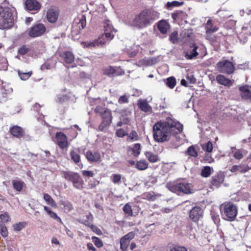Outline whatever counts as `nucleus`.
<instances>
[{"label": "nucleus", "instance_id": "f257e3e1", "mask_svg": "<svg viewBox=\"0 0 251 251\" xmlns=\"http://www.w3.org/2000/svg\"><path fill=\"white\" fill-rule=\"evenodd\" d=\"M183 126L179 122L170 117L165 122H158L153 127V137L158 142H163L170 139L171 136L181 132Z\"/></svg>", "mask_w": 251, "mask_h": 251}, {"label": "nucleus", "instance_id": "f03ea898", "mask_svg": "<svg viewBox=\"0 0 251 251\" xmlns=\"http://www.w3.org/2000/svg\"><path fill=\"white\" fill-rule=\"evenodd\" d=\"M159 15L157 11L153 9H145L135 16L131 22L130 25L138 29H143L158 19Z\"/></svg>", "mask_w": 251, "mask_h": 251}, {"label": "nucleus", "instance_id": "7ed1b4c3", "mask_svg": "<svg viewBox=\"0 0 251 251\" xmlns=\"http://www.w3.org/2000/svg\"><path fill=\"white\" fill-rule=\"evenodd\" d=\"M166 187L171 192L177 194H189L193 192L192 186L191 183L183 182L175 183L169 182L166 184Z\"/></svg>", "mask_w": 251, "mask_h": 251}, {"label": "nucleus", "instance_id": "20e7f679", "mask_svg": "<svg viewBox=\"0 0 251 251\" xmlns=\"http://www.w3.org/2000/svg\"><path fill=\"white\" fill-rule=\"evenodd\" d=\"M223 219L228 221L235 220L237 214V208L232 202H225L221 205Z\"/></svg>", "mask_w": 251, "mask_h": 251}, {"label": "nucleus", "instance_id": "39448f33", "mask_svg": "<svg viewBox=\"0 0 251 251\" xmlns=\"http://www.w3.org/2000/svg\"><path fill=\"white\" fill-rule=\"evenodd\" d=\"M104 32L98 39L95 40L97 45H103L109 41L112 40L114 37L113 32H115L111 23L109 21H105L103 24Z\"/></svg>", "mask_w": 251, "mask_h": 251}, {"label": "nucleus", "instance_id": "423d86ee", "mask_svg": "<svg viewBox=\"0 0 251 251\" xmlns=\"http://www.w3.org/2000/svg\"><path fill=\"white\" fill-rule=\"evenodd\" d=\"M63 176L66 180L71 181L73 186L76 189L81 190L83 188L84 181L78 173L72 172H64Z\"/></svg>", "mask_w": 251, "mask_h": 251}, {"label": "nucleus", "instance_id": "0eeeda50", "mask_svg": "<svg viewBox=\"0 0 251 251\" xmlns=\"http://www.w3.org/2000/svg\"><path fill=\"white\" fill-rule=\"evenodd\" d=\"M217 67L218 70L222 73L230 74L234 70V67L232 62L227 60L219 62L217 64Z\"/></svg>", "mask_w": 251, "mask_h": 251}, {"label": "nucleus", "instance_id": "6e6552de", "mask_svg": "<svg viewBox=\"0 0 251 251\" xmlns=\"http://www.w3.org/2000/svg\"><path fill=\"white\" fill-rule=\"evenodd\" d=\"M46 31V27L43 24H38L32 27L28 34L31 37H37L43 35Z\"/></svg>", "mask_w": 251, "mask_h": 251}, {"label": "nucleus", "instance_id": "1a4fd4ad", "mask_svg": "<svg viewBox=\"0 0 251 251\" xmlns=\"http://www.w3.org/2000/svg\"><path fill=\"white\" fill-rule=\"evenodd\" d=\"M239 90L242 99L251 102V85L242 86L240 87Z\"/></svg>", "mask_w": 251, "mask_h": 251}, {"label": "nucleus", "instance_id": "9d476101", "mask_svg": "<svg viewBox=\"0 0 251 251\" xmlns=\"http://www.w3.org/2000/svg\"><path fill=\"white\" fill-rule=\"evenodd\" d=\"M202 210L200 207L195 206L190 211L189 217L194 222L198 221L202 217Z\"/></svg>", "mask_w": 251, "mask_h": 251}, {"label": "nucleus", "instance_id": "9b49d317", "mask_svg": "<svg viewBox=\"0 0 251 251\" xmlns=\"http://www.w3.org/2000/svg\"><path fill=\"white\" fill-rule=\"evenodd\" d=\"M56 143L58 146L64 149L68 146L67 136L62 132H59L56 134Z\"/></svg>", "mask_w": 251, "mask_h": 251}, {"label": "nucleus", "instance_id": "f8f14e48", "mask_svg": "<svg viewBox=\"0 0 251 251\" xmlns=\"http://www.w3.org/2000/svg\"><path fill=\"white\" fill-rule=\"evenodd\" d=\"M137 105L139 109L146 113H151L152 109L151 106L149 104L147 100L140 99L138 100Z\"/></svg>", "mask_w": 251, "mask_h": 251}, {"label": "nucleus", "instance_id": "ddd939ff", "mask_svg": "<svg viewBox=\"0 0 251 251\" xmlns=\"http://www.w3.org/2000/svg\"><path fill=\"white\" fill-rule=\"evenodd\" d=\"M85 157L89 162H97L100 160V155L98 151H88L85 153Z\"/></svg>", "mask_w": 251, "mask_h": 251}, {"label": "nucleus", "instance_id": "4468645a", "mask_svg": "<svg viewBox=\"0 0 251 251\" xmlns=\"http://www.w3.org/2000/svg\"><path fill=\"white\" fill-rule=\"evenodd\" d=\"M25 6L28 10H34L38 12L41 8V4L36 0H26Z\"/></svg>", "mask_w": 251, "mask_h": 251}, {"label": "nucleus", "instance_id": "2eb2a0df", "mask_svg": "<svg viewBox=\"0 0 251 251\" xmlns=\"http://www.w3.org/2000/svg\"><path fill=\"white\" fill-rule=\"evenodd\" d=\"M224 181V176L221 174H218L212 177L211 184L216 188L219 187Z\"/></svg>", "mask_w": 251, "mask_h": 251}, {"label": "nucleus", "instance_id": "dca6fc26", "mask_svg": "<svg viewBox=\"0 0 251 251\" xmlns=\"http://www.w3.org/2000/svg\"><path fill=\"white\" fill-rule=\"evenodd\" d=\"M58 12L53 9H50L47 13L48 21L52 23H55L58 19Z\"/></svg>", "mask_w": 251, "mask_h": 251}, {"label": "nucleus", "instance_id": "f3484780", "mask_svg": "<svg viewBox=\"0 0 251 251\" xmlns=\"http://www.w3.org/2000/svg\"><path fill=\"white\" fill-rule=\"evenodd\" d=\"M0 19L5 20H13L12 17V13L9 8L0 7Z\"/></svg>", "mask_w": 251, "mask_h": 251}, {"label": "nucleus", "instance_id": "a211bd4d", "mask_svg": "<svg viewBox=\"0 0 251 251\" xmlns=\"http://www.w3.org/2000/svg\"><path fill=\"white\" fill-rule=\"evenodd\" d=\"M60 56L64 59V62L67 64L72 63L75 59V57L72 52L66 51L60 54Z\"/></svg>", "mask_w": 251, "mask_h": 251}, {"label": "nucleus", "instance_id": "6ab92c4d", "mask_svg": "<svg viewBox=\"0 0 251 251\" xmlns=\"http://www.w3.org/2000/svg\"><path fill=\"white\" fill-rule=\"evenodd\" d=\"M217 82L225 86L229 87L232 85V82L230 79L226 78L225 76L219 75L216 76V78Z\"/></svg>", "mask_w": 251, "mask_h": 251}, {"label": "nucleus", "instance_id": "aec40b11", "mask_svg": "<svg viewBox=\"0 0 251 251\" xmlns=\"http://www.w3.org/2000/svg\"><path fill=\"white\" fill-rule=\"evenodd\" d=\"M102 71L104 75H107L109 76H112L114 75H118L120 74L118 72V70H117L115 68L111 66H108L104 68Z\"/></svg>", "mask_w": 251, "mask_h": 251}, {"label": "nucleus", "instance_id": "412c9836", "mask_svg": "<svg viewBox=\"0 0 251 251\" xmlns=\"http://www.w3.org/2000/svg\"><path fill=\"white\" fill-rule=\"evenodd\" d=\"M157 59L155 58H144L138 62L139 66H148L155 64L157 63Z\"/></svg>", "mask_w": 251, "mask_h": 251}, {"label": "nucleus", "instance_id": "4be33fe9", "mask_svg": "<svg viewBox=\"0 0 251 251\" xmlns=\"http://www.w3.org/2000/svg\"><path fill=\"white\" fill-rule=\"evenodd\" d=\"M249 169V167L246 166L234 165L231 168L230 171L232 173H244L248 171Z\"/></svg>", "mask_w": 251, "mask_h": 251}, {"label": "nucleus", "instance_id": "5701e85b", "mask_svg": "<svg viewBox=\"0 0 251 251\" xmlns=\"http://www.w3.org/2000/svg\"><path fill=\"white\" fill-rule=\"evenodd\" d=\"M13 20H5L0 19V28L1 29H8L12 26Z\"/></svg>", "mask_w": 251, "mask_h": 251}, {"label": "nucleus", "instance_id": "b1692460", "mask_svg": "<svg viewBox=\"0 0 251 251\" xmlns=\"http://www.w3.org/2000/svg\"><path fill=\"white\" fill-rule=\"evenodd\" d=\"M158 28L162 34H166L169 28V25L164 20L160 21L158 24Z\"/></svg>", "mask_w": 251, "mask_h": 251}, {"label": "nucleus", "instance_id": "393cba45", "mask_svg": "<svg viewBox=\"0 0 251 251\" xmlns=\"http://www.w3.org/2000/svg\"><path fill=\"white\" fill-rule=\"evenodd\" d=\"M213 172L214 170L212 167L208 166H204L201 169V175L203 177H208L210 176Z\"/></svg>", "mask_w": 251, "mask_h": 251}, {"label": "nucleus", "instance_id": "a878e982", "mask_svg": "<svg viewBox=\"0 0 251 251\" xmlns=\"http://www.w3.org/2000/svg\"><path fill=\"white\" fill-rule=\"evenodd\" d=\"M44 209L51 218L56 220L57 222L62 223V221L60 218L58 216L56 213L52 211L49 207L46 206H44Z\"/></svg>", "mask_w": 251, "mask_h": 251}, {"label": "nucleus", "instance_id": "bb28decb", "mask_svg": "<svg viewBox=\"0 0 251 251\" xmlns=\"http://www.w3.org/2000/svg\"><path fill=\"white\" fill-rule=\"evenodd\" d=\"M198 47L195 46L193 49L188 50L185 53V57L187 59H193L194 57L198 55V52L197 51Z\"/></svg>", "mask_w": 251, "mask_h": 251}, {"label": "nucleus", "instance_id": "cd10ccee", "mask_svg": "<svg viewBox=\"0 0 251 251\" xmlns=\"http://www.w3.org/2000/svg\"><path fill=\"white\" fill-rule=\"evenodd\" d=\"M10 132L14 136L19 137L22 135L23 129L18 126H14L10 129Z\"/></svg>", "mask_w": 251, "mask_h": 251}, {"label": "nucleus", "instance_id": "c85d7f7f", "mask_svg": "<svg viewBox=\"0 0 251 251\" xmlns=\"http://www.w3.org/2000/svg\"><path fill=\"white\" fill-rule=\"evenodd\" d=\"M145 156L148 160L152 163L156 162L159 160L157 155L150 151L145 152Z\"/></svg>", "mask_w": 251, "mask_h": 251}, {"label": "nucleus", "instance_id": "c756f323", "mask_svg": "<svg viewBox=\"0 0 251 251\" xmlns=\"http://www.w3.org/2000/svg\"><path fill=\"white\" fill-rule=\"evenodd\" d=\"M14 188L18 192L22 191L25 182L20 180H13L12 182Z\"/></svg>", "mask_w": 251, "mask_h": 251}, {"label": "nucleus", "instance_id": "7c9ffc66", "mask_svg": "<svg viewBox=\"0 0 251 251\" xmlns=\"http://www.w3.org/2000/svg\"><path fill=\"white\" fill-rule=\"evenodd\" d=\"M205 28L207 34L214 32L218 30V27L213 26L212 21L210 19L207 21Z\"/></svg>", "mask_w": 251, "mask_h": 251}, {"label": "nucleus", "instance_id": "2f4dec72", "mask_svg": "<svg viewBox=\"0 0 251 251\" xmlns=\"http://www.w3.org/2000/svg\"><path fill=\"white\" fill-rule=\"evenodd\" d=\"M102 121H107L112 122V116L111 110L106 109L105 111L100 115Z\"/></svg>", "mask_w": 251, "mask_h": 251}, {"label": "nucleus", "instance_id": "473e14b6", "mask_svg": "<svg viewBox=\"0 0 251 251\" xmlns=\"http://www.w3.org/2000/svg\"><path fill=\"white\" fill-rule=\"evenodd\" d=\"M43 199L47 203L51 206L56 207L57 206L56 202L51 198V197L47 193L43 194Z\"/></svg>", "mask_w": 251, "mask_h": 251}, {"label": "nucleus", "instance_id": "72a5a7b5", "mask_svg": "<svg viewBox=\"0 0 251 251\" xmlns=\"http://www.w3.org/2000/svg\"><path fill=\"white\" fill-rule=\"evenodd\" d=\"M201 147L202 149L206 153H211L213 150V144L210 141L201 144Z\"/></svg>", "mask_w": 251, "mask_h": 251}, {"label": "nucleus", "instance_id": "f704fd0d", "mask_svg": "<svg viewBox=\"0 0 251 251\" xmlns=\"http://www.w3.org/2000/svg\"><path fill=\"white\" fill-rule=\"evenodd\" d=\"M112 122L107 121H102L101 123L98 127V130L100 131H106Z\"/></svg>", "mask_w": 251, "mask_h": 251}, {"label": "nucleus", "instance_id": "c9c22d12", "mask_svg": "<svg viewBox=\"0 0 251 251\" xmlns=\"http://www.w3.org/2000/svg\"><path fill=\"white\" fill-rule=\"evenodd\" d=\"M130 242L122 237L120 239V249L122 251H127Z\"/></svg>", "mask_w": 251, "mask_h": 251}, {"label": "nucleus", "instance_id": "e433bc0d", "mask_svg": "<svg viewBox=\"0 0 251 251\" xmlns=\"http://www.w3.org/2000/svg\"><path fill=\"white\" fill-rule=\"evenodd\" d=\"M136 167L139 170H145L148 167V164L145 160H140L137 162Z\"/></svg>", "mask_w": 251, "mask_h": 251}, {"label": "nucleus", "instance_id": "4c0bfd02", "mask_svg": "<svg viewBox=\"0 0 251 251\" xmlns=\"http://www.w3.org/2000/svg\"><path fill=\"white\" fill-rule=\"evenodd\" d=\"M69 100V97L66 95L59 94L57 96L56 101L59 103H63Z\"/></svg>", "mask_w": 251, "mask_h": 251}, {"label": "nucleus", "instance_id": "58836bf2", "mask_svg": "<svg viewBox=\"0 0 251 251\" xmlns=\"http://www.w3.org/2000/svg\"><path fill=\"white\" fill-rule=\"evenodd\" d=\"M111 180L115 184H120L121 182L122 176L120 174H113L111 177Z\"/></svg>", "mask_w": 251, "mask_h": 251}, {"label": "nucleus", "instance_id": "ea45409f", "mask_svg": "<svg viewBox=\"0 0 251 251\" xmlns=\"http://www.w3.org/2000/svg\"><path fill=\"white\" fill-rule=\"evenodd\" d=\"M166 85L169 88L172 89L176 85V80L174 77H170L167 79Z\"/></svg>", "mask_w": 251, "mask_h": 251}, {"label": "nucleus", "instance_id": "a19ab883", "mask_svg": "<svg viewBox=\"0 0 251 251\" xmlns=\"http://www.w3.org/2000/svg\"><path fill=\"white\" fill-rule=\"evenodd\" d=\"M70 155L72 159L75 163H77L80 161V155L75 151H72L70 152Z\"/></svg>", "mask_w": 251, "mask_h": 251}, {"label": "nucleus", "instance_id": "79ce46f5", "mask_svg": "<svg viewBox=\"0 0 251 251\" xmlns=\"http://www.w3.org/2000/svg\"><path fill=\"white\" fill-rule=\"evenodd\" d=\"M123 211L127 215V216H132L133 212L131 208V206L128 203L125 204L123 207Z\"/></svg>", "mask_w": 251, "mask_h": 251}, {"label": "nucleus", "instance_id": "37998d69", "mask_svg": "<svg viewBox=\"0 0 251 251\" xmlns=\"http://www.w3.org/2000/svg\"><path fill=\"white\" fill-rule=\"evenodd\" d=\"M32 72H29L27 73H22L20 71H18V75L22 80H25L27 79L31 75Z\"/></svg>", "mask_w": 251, "mask_h": 251}, {"label": "nucleus", "instance_id": "c03bdc74", "mask_svg": "<svg viewBox=\"0 0 251 251\" xmlns=\"http://www.w3.org/2000/svg\"><path fill=\"white\" fill-rule=\"evenodd\" d=\"M133 154L135 156H137L140 153L141 146L139 144H135L132 148Z\"/></svg>", "mask_w": 251, "mask_h": 251}, {"label": "nucleus", "instance_id": "a18cd8bd", "mask_svg": "<svg viewBox=\"0 0 251 251\" xmlns=\"http://www.w3.org/2000/svg\"><path fill=\"white\" fill-rule=\"evenodd\" d=\"M171 251H187V249L184 246H181L177 245H174L171 247Z\"/></svg>", "mask_w": 251, "mask_h": 251}, {"label": "nucleus", "instance_id": "49530a36", "mask_svg": "<svg viewBox=\"0 0 251 251\" xmlns=\"http://www.w3.org/2000/svg\"><path fill=\"white\" fill-rule=\"evenodd\" d=\"M25 223L24 222H19L13 225L14 230L19 231L25 226Z\"/></svg>", "mask_w": 251, "mask_h": 251}, {"label": "nucleus", "instance_id": "de8ad7c7", "mask_svg": "<svg viewBox=\"0 0 251 251\" xmlns=\"http://www.w3.org/2000/svg\"><path fill=\"white\" fill-rule=\"evenodd\" d=\"M84 47L88 48H91L92 47H96L97 45L96 42L95 40L93 41H86L81 43Z\"/></svg>", "mask_w": 251, "mask_h": 251}, {"label": "nucleus", "instance_id": "09e8293b", "mask_svg": "<svg viewBox=\"0 0 251 251\" xmlns=\"http://www.w3.org/2000/svg\"><path fill=\"white\" fill-rule=\"evenodd\" d=\"M187 152L189 155L193 157H196L198 155L197 152L193 146H190L188 148Z\"/></svg>", "mask_w": 251, "mask_h": 251}, {"label": "nucleus", "instance_id": "8fccbe9b", "mask_svg": "<svg viewBox=\"0 0 251 251\" xmlns=\"http://www.w3.org/2000/svg\"><path fill=\"white\" fill-rule=\"evenodd\" d=\"M0 219L2 223H6L9 221L10 216L7 212L0 215Z\"/></svg>", "mask_w": 251, "mask_h": 251}, {"label": "nucleus", "instance_id": "3c124183", "mask_svg": "<svg viewBox=\"0 0 251 251\" xmlns=\"http://www.w3.org/2000/svg\"><path fill=\"white\" fill-rule=\"evenodd\" d=\"M92 240L94 244L98 248H101L103 246V243L100 239L97 237H93Z\"/></svg>", "mask_w": 251, "mask_h": 251}, {"label": "nucleus", "instance_id": "603ef678", "mask_svg": "<svg viewBox=\"0 0 251 251\" xmlns=\"http://www.w3.org/2000/svg\"><path fill=\"white\" fill-rule=\"evenodd\" d=\"M0 232L1 235L4 237H6L8 236V230L5 226L0 225Z\"/></svg>", "mask_w": 251, "mask_h": 251}, {"label": "nucleus", "instance_id": "864d4df0", "mask_svg": "<svg viewBox=\"0 0 251 251\" xmlns=\"http://www.w3.org/2000/svg\"><path fill=\"white\" fill-rule=\"evenodd\" d=\"M82 175L84 177H92L95 176V174L93 172L87 170L82 171Z\"/></svg>", "mask_w": 251, "mask_h": 251}, {"label": "nucleus", "instance_id": "5fc2aeb1", "mask_svg": "<svg viewBox=\"0 0 251 251\" xmlns=\"http://www.w3.org/2000/svg\"><path fill=\"white\" fill-rule=\"evenodd\" d=\"M29 48L25 46L21 47L18 50V53L21 55H25L29 51Z\"/></svg>", "mask_w": 251, "mask_h": 251}, {"label": "nucleus", "instance_id": "6e6d98bb", "mask_svg": "<svg viewBox=\"0 0 251 251\" xmlns=\"http://www.w3.org/2000/svg\"><path fill=\"white\" fill-rule=\"evenodd\" d=\"M135 235V234L134 232L131 231L124 236L123 237L130 242V241L134 238Z\"/></svg>", "mask_w": 251, "mask_h": 251}, {"label": "nucleus", "instance_id": "4d7b16f0", "mask_svg": "<svg viewBox=\"0 0 251 251\" xmlns=\"http://www.w3.org/2000/svg\"><path fill=\"white\" fill-rule=\"evenodd\" d=\"M170 40L173 43H175L176 42L177 40V32L176 31H174L172 32L170 35Z\"/></svg>", "mask_w": 251, "mask_h": 251}, {"label": "nucleus", "instance_id": "13d9d810", "mask_svg": "<svg viewBox=\"0 0 251 251\" xmlns=\"http://www.w3.org/2000/svg\"><path fill=\"white\" fill-rule=\"evenodd\" d=\"M116 135L119 137H123L127 135V132L122 128H119L116 130Z\"/></svg>", "mask_w": 251, "mask_h": 251}, {"label": "nucleus", "instance_id": "bf43d9fd", "mask_svg": "<svg viewBox=\"0 0 251 251\" xmlns=\"http://www.w3.org/2000/svg\"><path fill=\"white\" fill-rule=\"evenodd\" d=\"M211 217L216 225H218L220 223V218L218 214H216L214 212L211 213Z\"/></svg>", "mask_w": 251, "mask_h": 251}, {"label": "nucleus", "instance_id": "052dcab7", "mask_svg": "<svg viewBox=\"0 0 251 251\" xmlns=\"http://www.w3.org/2000/svg\"><path fill=\"white\" fill-rule=\"evenodd\" d=\"M62 204L63 205L65 210L68 212H69L73 209V205L69 202H64Z\"/></svg>", "mask_w": 251, "mask_h": 251}, {"label": "nucleus", "instance_id": "680f3d73", "mask_svg": "<svg viewBox=\"0 0 251 251\" xmlns=\"http://www.w3.org/2000/svg\"><path fill=\"white\" fill-rule=\"evenodd\" d=\"M138 138V134L135 131L133 130L129 134L128 139H130L131 141H136Z\"/></svg>", "mask_w": 251, "mask_h": 251}, {"label": "nucleus", "instance_id": "e2e57ef3", "mask_svg": "<svg viewBox=\"0 0 251 251\" xmlns=\"http://www.w3.org/2000/svg\"><path fill=\"white\" fill-rule=\"evenodd\" d=\"M209 153H210L206 152L205 156L204 157V160L206 162L211 163L214 161V159L211 157Z\"/></svg>", "mask_w": 251, "mask_h": 251}, {"label": "nucleus", "instance_id": "0e129e2a", "mask_svg": "<svg viewBox=\"0 0 251 251\" xmlns=\"http://www.w3.org/2000/svg\"><path fill=\"white\" fill-rule=\"evenodd\" d=\"M128 102V98L126 95H123L121 96L118 100V102L120 104L127 103Z\"/></svg>", "mask_w": 251, "mask_h": 251}, {"label": "nucleus", "instance_id": "69168bd1", "mask_svg": "<svg viewBox=\"0 0 251 251\" xmlns=\"http://www.w3.org/2000/svg\"><path fill=\"white\" fill-rule=\"evenodd\" d=\"M233 156L236 159H241L243 157L242 151L237 150L234 152Z\"/></svg>", "mask_w": 251, "mask_h": 251}, {"label": "nucleus", "instance_id": "338daca9", "mask_svg": "<svg viewBox=\"0 0 251 251\" xmlns=\"http://www.w3.org/2000/svg\"><path fill=\"white\" fill-rule=\"evenodd\" d=\"M183 2L180 3L177 1H173L172 2H168L167 3V5L168 7H173V6H178L181 4H183Z\"/></svg>", "mask_w": 251, "mask_h": 251}, {"label": "nucleus", "instance_id": "774afa93", "mask_svg": "<svg viewBox=\"0 0 251 251\" xmlns=\"http://www.w3.org/2000/svg\"><path fill=\"white\" fill-rule=\"evenodd\" d=\"M107 108H103L100 106H98L96 107L95 111L96 113H98L100 115L104 112Z\"/></svg>", "mask_w": 251, "mask_h": 251}]
</instances>
